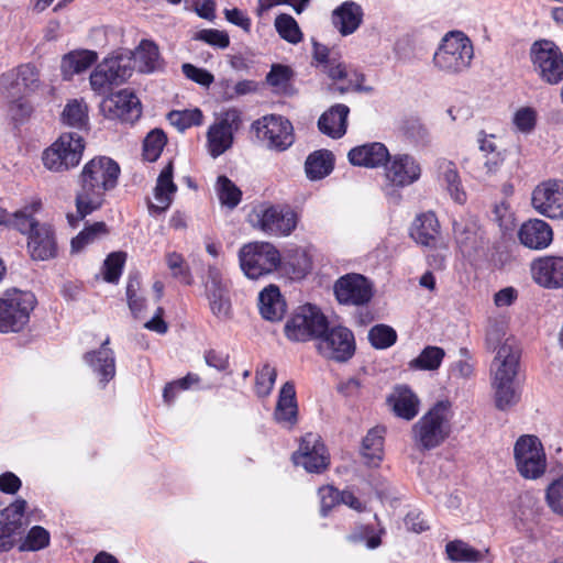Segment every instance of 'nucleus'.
I'll use <instances>...</instances> for the list:
<instances>
[{
  "instance_id": "nucleus-22",
  "label": "nucleus",
  "mask_w": 563,
  "mask_h": 563,
  "mask_svg": "<svg viewBox=\"0 0 563 563\" xmlns=\"http://www.w3.org/2000/svg\"><path fill=\"white\" fill-rule=\"evenodd\" d=\"M455 242L463 255H472L483 247L484 232L478 221L471 216L460 217L453 221Z\"/></svg>"
},
{
  "instance_id": "nucleus-15",
  "label": "nucleus",
  "mask_w": 563,
  "mask_h": 563,
  "mask_svg": "<svg viewBox=\"0 0 563 563\" xmlns=\"http://www.w3.org/2000/svg\"><path fill=\"white\" fill-rule=\"evenodd\" d=\"M317 350L325 358L346 362L355 352L353 332L342 325L329 328L317 340Z\"/></svg>"
},
{
  "instance_id": "nucleus-16",
  "label": "nucleus",
  "mask_w": 563,
  "mask_h": 563,
  "mask_svg": "<svg viewBox=\"0 0 563 563\" xmlns=\"http://www.w3.org/2000/svg\"><path fill=\"white\" fill-rule=\"evenodd\" d=\"M421 173L420 163L407 153L389 155L384 168L386 183L395 188H404L415 184L420 179Z\"/></svg>"
},
{
  "instance_id": "nucleus-48",
  "label": "nucleus",
  "mask_w": 563,
  "mask_h": 563,
  "mask_svg": "<svg viewBox=\"0 0 563 563\" xmlns=\"http://www.w3.org/2000/svg\"><path fill=\"white\" fill-rule=\"evenodd\" d=\"M51 540L49 532L41 527L34 526L26 533L19 545L20 551H38L48 547Z\"/></svg>"
},
{
  "instance_id": "nucleus-53",
  "label": "nucleus",
  "mask_w": 563,
  "mask_h": 563,
  "mask_svg": "<svg viewBox=\"0 0 563 563\" xmlns=\"http://www.w3.org/2000/svg\"><path fill=\"white\" fill-rule=\"evenodd\" d=\"M166 265L172 272L174 278L179 279L186 285L192 283V276L185 258L177 252H169L165 255Z\"/></svg>"
},
{
  "instance_id": "nucleus-50",
  "label": "nucleus",
  "mask_w": 563,
  "mask_h": 563,
  "mask_svg": "<svg viewBox=\"0 0 563 563\" xmlns=\"http://www.w3.org/2000/svg\"><path fill=\"white\" fill-rule=\"evenodd\" d=\"M202 112L198 108L172 111L168 114L170 124L176 126L179 131H185L192 125H200L202 123Z\"/></svg>"
},
{
  "instance_id": "nucleus-4",
  "label": "nucleus",
  "mask_w": 563,
  "mask_h": 563,
  "mask_svg": "<svg viewBox=\"0 0 563 563\" xmlns=\"http://www.w3.org/2000/svg\"><path fill=\"white\" fill-rule=\"evenodd\" d=\"M474 58V46L470 37L461 31L448 32L433 54L434 67L448 75L467 70Z\"/></svg>"
},
{
  "instance_id": "nucleus-30",
  "label": "nucleus",
  "mask_w": 563,
  "mask_h": 563,
  "mask_svg": "<svg viewBox=\"0 0 563 563\" xmlns=\"http://www.w3.org/2000/svg\"><path fill=\"white\" fill-rule=\"evenodd\" d=\"M363 9L354 1H345L332 13V23L343 36L353 34L362 24Z\"/></svg>"
},
{
  "instance_id": "nucleus-23",
  "label": "nucleus",
  "mask_w": 563,
  "mask_h": 563,
  "mask_svg": "<svg viewBox=\"0 0 563 563\" xmlns=\"http://www.w3.org/2000/svg\"><path fill=\"white\" fill-rule=\"evenodd\" d=\"M324 71L333 81H342V85L336 87V90L343 95L349 91H372L371 87H364L362 84L365 80V76L357 69L340 62L331 59L329 65L325 66Z\"/></svg>"
},
{
  "instance_id": "nucleus-33",
  "label": "nucleus",
  "mask_w": 563,
  "mask_h": 563,
  "mask_svg": "<svg viewBox=\"0 0 563 563\" xmlns=\"http://www.w3.org/2000/svg\"><path fill=\"white\" fill-rule=\"evenodd\" d=\"M440 232V224L431 211L417 216L410 228V236L424 246L434 245Z\"/></svg>"
},
{
  "instance_id": "nucleus-45",
  "label": "nucleus",
  "mask_w": 563,
  "mask_h": 563,
  "mask_svg": "<svg viewBox=\"0 0 563 563\" xmlns=\"http://www.w3.org/2000/svg\"><path fill=\"white\" fill-rule=\"evenodd\" d=\"M274 25L279 36L291 44H297L302 40L299 25L290 14L280 13L276 16Z\"/></svg>"
},
{
  "instance_id": "nucleus-59",
  "label": "nucleus",
  "mask_w": 563,
  "mask_h": 563,
  "mask_svg": "<svg viewBox=\"0 0 563 563\" xmlns=\"http://www.w3.org/2000/svg\"><path fill=\"white\" fill-rule=\"evenodd\" d=\"M309 0H257L256 14L265 15L273 8L280 4H288L294 8L296 13L300 14L307 7Z\"/></svg>"
},
{
  "instance_id": "nucleus-39",
  "label": "nucleus",
  "mask_w": 563,
  "mask_h": 563,
  "mask_svg": "<svg viewBox=\"0 0 563 563\" xmlns=\"http://www.w3.org/2000/svg\"><path fill=\"white\" fill-rule=\"evenodd\" d=\"M64 125L85 130L89 124L88 106L84 99H71L65 104L60 114Z\"/></svg>"
},
{
  "instance_id": "nucleus-26",
  "label": "nucleus",
  "mask_w": 563,
  "mask_h": 563,
  "mask_svg": "<svg viewBox=\"0 0 563 563\" xmlns=\"http://www.w3.org/2000/svg\"><path fill=\"white\" fill-rule=\"evenodd\" d=\"M518 238L520 243L528 249L543 250L551 244L553 231L545 221L531 219L520 227Z\"/></svg>"
},
{
  "instance_id": "nucleus-60",
  "label": "nucleus",
  "mask_w": 563,
  "mask_h": 563,
  "mask_svg": "<svg viewBox=\"0 0 563 563\" xmlns=\"http://www.w3.org/2000/svg\"><path fill=\"white\" fill-rule=\"evenodd\" d=\"M347 540L354 543L366 541L368 549H376L380 545V536L374 533V529L371 526H361L356 528L349 537Z\"/></svg>"
},
{
  "instance_id": "nucleus-20",
  "label": "nucleus",
  "mask_w": 563,
  "mask_h": 563,
  "mask_svg": "<svg viewBox=\"0 0 563 563\" xmlns=\"http://www.w3.org/2000/svg\"><path fill=\"white\" fill-rule=\"evenodd\" d=\"M520 360V349L515 339L508 338L497 349L490 365L492 383L516 382Z\"/></svg>"
},
{
  "instance_id": "nucleus-43",
  "label": "nucleus",
  "mask_w": 563,
  "mask_h": 563,
  "mask_svg": "<svg viewBox=\"0 0 563 563\" xmlns=\"http://www.w3.org/2000/svg\"><path fill=\"white\" fill-rule=\"evenodd\" d=\"M445 352L442 347L429 345L421 353L410 361L409 367L420 371H435L440 367Z\"/></svg>"
},
{
  "instance_id": "nucleus-49",
  "label": "nucleus",
  "mask_w": 563,
  "mask_h": 563,
  "mask_svg": "<svg viewBox=\"0 0 563 563\" xmlns=\"http://www.w3.org/2000/svg\"><path fill=\"white\" fill-rule=\"evenodd\" d=\"M544 499L549 509L563 517V475L553 479L545 488Z\"/></svg>"
},
{
  "instance_id": "nucleus-29",
  "label": "nucleus",
  "mask_w": 563,
  "mask_h": 563,
  "mask_svg": "<svg viewBox=\"0 0 563 563\" xmlns=\"http://www.w3.org/2000/svg\"><path fill=\"white\" fill-rule=\"evenodd\" d=\"M274 419L285 428H292L298 420V406L294 384L287 382L280 388Z\"/></svg>"
},
{
  "instance_id": "nucleus-5",
  "label": "nucleus",
  "mask_w": 563,
  "mask_h": 563,
  "mask_svg": "<svg viewBox=\"0 0 563 563\" xmlns=\"http://www.w3.org/2000/svg\"><path fill=\"white\" fill-rule=\"evenodd\" d=\"M241 269L250 279H258L274 273L280 265L279 251L268 242H253L239 251Z\"/></svg>"
},
{
  "instance_id": "nucleus-3",
  "label": "nucleus",
  "mask_w": 563,
  "mask_h": 563,
  "mask_svg": "<svg viewBox=\"0 0 563 563\" xmlns=\"http://www.w3.org/2000/svg\"><path fill=\"white\" fill-rule=\"evenodd\" d=\"M452 418L449 400L435 402L411 428L415 445L421 451L440 446L450 437Z\"/></svg>"
},
{
  "instance_id": "nucleus-11",
  "label": "nucleus",
  "mask_w": 563,
  "mask_h": 563,
  "mask_svg": "<svg viewBox=\"0 0 563 563\" xmlns=\"http://www.w3.org/2000/svg\"><path fill=\"white\" fill-rule=\"evenodd\" d=\"M328 320L321 310L310 303L303 305L295 311L285 324V334L291 341L305 342L318 340L327 330Z\"/></svg>"
},
{
  "instance_id": "nucleus-1",
  "label": "nucleus",
  "mask_w": 563,
  "mask_h": 563,
  "mask_svg": "<svg viewBox=\"0 0 563 563\" xmlns=\"http://www.w3.org/2000/svg\"><path fill=\"white\" fill-rule=\"evenodd\" d=\"M119 175L117 162L106 156L95 157L85 164L76 195L77 218L73 214L67 217L73 227L76 225L74 220L84 219L101 207L106 192L117 186Z\"/></svg>"
},
{
  "instance_id": "nucleus-54",
  "label": "nucleus",
  "mask_w": 563,
  "mask_h": 563,
  "mask_svg": "<svg viewBox=\"0 0 563 563\" xmlns=\"http://www.w3.org/2000/svg\"><path fill=\"white\" fill-rule=\"evenodd\" d=\"M166 144V135L162 130L151 131L143 144V155L148 162H155Z\"/></svg>"
},
{
  "instance_id": "nucleus-51",
  "label": "nucleus",
  "mask_w": 563,
  "mask_h": 563,
  "mask_svg": "<svg viewBox=\"0 0 563 563\" xmlns=\"http://www.w3.org/2000/svg\"><path fill=\"white\" fill-rule=\"evenodd\" d=\"M217 190L222 205L229 208H234L239 205L242 192L227 176L218 177Z\"/></svg>"
},
{
  "instance_id": "nucleus-31",
  "label": "nucleus",
  "mask_w": 563,
  "mask_h": 563,
  "mask_svg": "<svg viewBox=\"0 0 563 563\" xmlns=\"http://www.w3.org/2000/svg\"><path fill=\"white\" fill-rule=\"evenodd\" d=\"M387 401L394 413L405 420H412L419 412L420 400L407 386H396Z\"/></svg>"
},
{
  "instance_id": "nucleus-37",
  "label": "nucleus",
  "mask_w": 563,
  "mask_h": 563,
  "mask_svg": "<svg viewBox=\"0 0 563 563\" xmlns=\"http://www.w3.org/2000/svg\"><path fill=\"white\" fill-rule=\"evenodd\" d=\"M439 175L442 185L445 187L451 198L460 205L464 203L466 201V192L462 187L455 164L451 161H441L439 163Z\"/></svg>"
},
{
  "instance_id": "nucleus-10",
  "label": "nucleus",
  "mask_w": 563,
  "mask_h": 563,
  "mask_svg": "<svg viewBox=\"0 0 563 563\" xmlns=\"http://www.w3.org/2000/svg\"><path fill=\"white\" fill-rule=\"evenodd\" d=\"M132 71L130 55L109 56L91 73L89 78L91 89L99 95L108 93L114 86H119L130 78Z\"/></svg>"
},
{
  "instance_id": "nucleus-47",
  "label": "nucleus",
  "mask_w": 563,
  "mask_h": 563,
  "mask_svg": "<svg viewBox=\"0 0 563 563\" xmlns=\"http://www.w3.org/2000/svg\"><path fill=\"white\" fill-rule=\"evenodd\" d=\"M107 233L108 229L104 222H95L93 224L86 227L71 240V250L74 252H79L86 245L92 243Z\"/></svg>"
},
{
  "instance_id": "nucleus-13",
  "label": "nucleus",
  "mask_w": 563,
  "mask_h": 563,
  "mask_svg": "<svg viewBox=\"0 0 563 563\" xmlns=\"http://www.w3.org/2000/svg\"><path fill=\"white\" fill-rule=\"evenodd\" d=\"M250 222L268 235L286 236L296 229L298 217L290 208L271 206L253 210Z\"/></svg>"
},
{
  "instance_id": "nucleus-55",
  "label": "nucleus",
  "mask_w": 563,
  "mask_h": 563,
  "mask_svg": "<svg viewBox=\"0 0 563 563\" xmlns=\"http://www.w3.org/2000/svg\"><path fill=\"white\" fill-rule=\"evenodd\" d=\"M140 292V279L137 277H130L126 285L128 305L135 318H141L145 309V299Z\"/></svg>"
},
{
  "instance_id": "nucleus-25",
  "label": "nucleus",
  "mask_w": 563,
  "mask_h": 563,
  "mask_svg": "<svg viewBox=\"0 0 563 563\" xmlns=\"http://www.w3.org/2000/svg\"><path fill=\"white\" fill-rule=\"evenodd\" d=\"M109 338L104 340L101 347L97 351L88 352L84 355L85 362L99 378V384L103 388L115 375V358L111 349L107 347Z\"/></svg>"
},
{
  "instance_id": "nucleus-35",
  "label": "nucleus",
  "mask_w": 563,
  "mask_h": 563,
  "mask_svg": "<svg viewBox=\"0 0 563 563\" xmlns=\"http://www.w3.org/2000/svg\"><path fill=\"white\" fill-rule=\"evenodd\" d=\"M98 59L95 51L77 49L64 55L60 70L64 79H70L74 75L84 73Z\"/></svg>"
},
{
  "instance_id": "nucleus-34",
  "label": "nucleus",
  "mask_w": 563,
  "mask_h": 563,
  "mask_svg": "<svg viewBox=\"0 0 563 563\" xmlns=\"http://www.w3.org/2000/svg\"><path fill=\"white\" fill-rule=\"evenodd\" d=\"M258 309L266 320L278 321L283 318L286 305L277 286L269 285L260 292Z\"/></svg>"
},
{
  "instance_id": "nucleus-9",
  "label": "nucleus",
  "mask_w": 563,
  "mask_h": 563,
  "mask_svg": "<svg viewBox=\"0 0 563 563\" xmlns=\"http://www.w3.org/2000/svg\"><path fill=\"white\" fill-rule=\"evenodd\" d=\"M530 60L539 78L555 85L563 80V53L551 40H538L530 47Z\"/></svg>"
},
{
  "instance_id": "nucleus-36",
  "label": "nucleus",
  "mask_w": 563,
  "mask_h": 563,
  "mask_svg": "<svg viewBox=\"0 0 563 563\" xmlns=\"http://www.w3.org/2000/svg\"><path fill=\"white\" fill-rule=\"evenodd\" d=\"M125 55L134 59V66L141 73H152L159 67L158 46L150 40H142L133 53L129 51Z\"/></svg>"
},
{
  "instance_id": "nucleus-63",
  "label": "nucleus",
  "mask_w": 563,
  "mask_h": 563,
  "mask_svg": "<svg viewBox=\"0 0 563 563\" xmlns=\"http://www.w3.org/2000/svg\"><path fill=\"white\" fill-rule=\"evenodd\" d=\"M181 69H183L184 75L188 79H190L203 87H209L214 80V77L211 73H209L208 70H206L203 68H198V67L194 66L192 64L186 63L181 66Z\"/></svg>"
},
{
  "instance_id": "nucleus-24",
  "label": "nucleus",
  "mask_w": 563,
  "mask_h": 563,
  "mask_svg": "<svg viewBox=\"0 0 563 563\" xmlns=\"http://www.w3.org/2000/svg\"><path fill=\"white\" fill-rule=\"evenodd\" d=\"M533 280L549 289L563 287V257L545 256L534 261L531 265Z\"/></svg>"
},
{
  "instance_id": "nucleus-44",
  "label": "nucleus",
  "mask_w": 563,
  "mask_h": 563,
  "mask_svg": "<svg viewBox=\"0 0 563 563\" xmlns=\"http://www.w3.org/2000/svg\"><path fill=\"white\" fill-rule=\"evenodd\" d=\"M206 296L213 316L220 320L232 318V306L228 288L206 291Z\"/></svg>"
},
{
  "instance_id": "nucleus-8",
  "label": "nucleus",
  "mask_w": 563,
  "mask_h": 563,
  "mask_svg": "<svg viewBox=\"0 0 563 563\" xmlns=\"http://www.w3.org/2000/svg\"><path fill=\"white\" fill-rule=\"evenodd\" d=\"M514 459L518 473L525 479H538L547 471V454L537 435H520L514 445Z\"/></svg>"
},
{
  "instance_id": "nucleus-2",
  "label": "nucleus",
  "mask_w": 563,
  "mask_h": 563,
  "mask_svg": "<svg viewBox=\"0 0 563 563\" xmlns=\"http://www.w3.org/2000/svg\"><path fill=\"white\" fill-rule=\"evenodd\" d=\"M41 202L34 201L13 213V228L27 236V252L34 261H48L57 255L55 232L49 224L40 223L34 213Z\"/></svg>"
},
{
  "instance_id": "nucleus-19",
  "label": "nucleus",
  "mask_w": 563,
  "mask_h": 563,
  "mask_svg": "<svg viewBox=\"0 0 563 563\" xmlns=\"http://www.w3.org/2000/svg\"><path fill=\"white\" fill-rule=\"evenodd\" d=\"M534 210L550 219H563V181L548 180L538 185L531 197Z\"/></svg>"
},
{
  "instance_id": "nucleus-17",
  "label": "nucleus",
  "mask_w": 563,
  "mask_h": 563,
  "mask_svg": "<svg viewBox=\"0 0 563 563\" xmlns=\"http://www.w3.org/2000/svg\"><path fill=\"white\" fill-rule=\"evenodd\" d=\"M292 461L309 473H321L328 468L330 457L321 437L309 432L301 438L298 451L292 454Z\"/></svg>"
},
{
  "instance_id": "nucleus-62",
  "label": "nucleus",
  "mask_w": 563,
  "mask_h": 563,
  "mask_svg": "<svg viewBox=\"0 0 563 563\" xmlns=\"http://www.w3.org/2000/svg\"><path fill=\"white\" fill-rule=\"evenodd\" d=\"M195 38L220 48H225L230 44L229 35L223 31L214 29L201 30L196 34Z\"/></svg>"
},
{
  "instance_id": "nucleus-58",
  "label": "nucleus",
  "mask_w": 563,
  "mask_h": 563,
  "mask_svg": "<svg viewBox=\"0 0 563 563\" xmlns=\"http://www.w3.org/2000/svg\"><path fill=\"white\" fill-rule=\"evenodd\" d=\"M125 262V253L114 252L111 253L104 261V279L108 283H117L122 274V268Z\"/></svg>"
},
{
  "instance_id": "nucleus-61",
  "label": "nucleus",
  "mask_w": 563,
  "mask_h": 563,
  "mask_svg": "<svg viewBox=\"0 0 563 563\" xmlns=\"http://www.w3.org/2000/svg\"><path fill=\"white\" fill-rule=\"evenodd\" d=\"M291 77V70L284 65H273L271 71L266 76V81L269 86L277 90L286 88Z\"/></svg>"
},
{
  "instance_id": "nucleus-42",
  "label": "nucleus",
  "mask_w": 563,
  "mask_h": 563,
  "mask_svg": "<svg viewBox=\"0 0 563 563\" xmlns=\"http://www.w3.org/2000/svg\"><path fill=\"white\" fill-rule=\"evenodd\" d=\"M445 552L451 561L477 563L482 561L485 553L474 549L461 540H454L446 544Z\"/></svg>"
},
{
  "instance_id": "nucleus-57",
  "label": "nucleus",
  "mask_w": 563,
  "mask_h": 563,
  "mask_svg": "<svg viewBox=\"0 0 563 563\" xmlns=\"http://www.w3.org/2000/svg\"><path fill=\"white\" fill-rule=\"evenodd\" d=\"M512 123L521 133H530L537 123V111L531 107L519 108L514 117Z\"/></svg>"
},
{
  "instance_id": "nucleus-52",
  "label": "nucleus",
  "mask_w": 563,
  "mask_h": 563,
  "mask_svg": "<svg viewBox=\"0 0 563 563\" xmlns=\"http://www.w3.org/2000/svg\"><path fill=\"white\" fill-rule=\"evenodd\" d=\"M368 340L375 349L384 350L395 344L397 333L389 325L377 324L368 331Z\"/></svg>"
},
{
  "instance_id": "nucleus-46",
  "label": "nucleus",
  "mask_w": 563,
  "mask_h": 563,
  "mask_svg": "<svg viewBox=\"0 0 563 563\" xmlns=\"http://www.w3.org/2000/svg\"><path fill=\"white\" fill-rule=\"evenodd\" d=\"M27 507L26 500L19 498L1 511L2 525L19 532L22 528L23 516Z\"/></svg>"
},
{
  "instance_id": "nucleus-6",
  "label": "nucleus",
  "mask_w": 563,
  "mask_h": 563,
  "mask_svg": "<svg viewBox=\"0 0 563 563\" xmlns=\"http://www.w3.org/2000/svg\"><path fill=\"white\" fill-rule=\"evenodd\" d=\"M85 150L84 139L78 133H63L51 146L44 150L42 162L54 173H64L81 161Z\"/></svg>"
},
{
  "instance_id": "nucleus-28",
  "label": "nucleus",
  "mask_w": 563,
  "mask_h": 563,
  "mask_svg": "<svg viewBox=\"0 0 563 563\" xmlns=\"http://www.w3.org/2000/svg\"><path fill=\"white\" fill-rule=\"evenodd\" d=\"M177 191V186L173 181V163L169 162L158 175L154 189V198L156 203H150L148 210L151 214H159L165 212L173 202V197Z\"/></svg>"
},
{
  "instance_id": "nucleus-64",
  "label": "nucleus",
  "mask_w": 563,
  "mask_h": 563,
  "mask_svg": "<svg viewBox=\"0 0 563 563\" xmlns=\"http://www.w3.org/2000/svg\"><path fill=\"white\" fill-rule=\"evenodd\" d=\"M484 158L485 161L483 163V167L474 172V177L476 178L495 175L499 170L505 159L503 152L485 155Z\"/></svg>"
},
{
  "instance_id": "nucleus-40",
  "label": "nucleus",
  "mask_w": 563,
  "mask_h": 563,
  "mask_svg": "<svg viewBox=\"0 0 563 563\" xmlns=\"http://www.w3.org/2000/svg\"><path fill=\"white\" fill-rule=\"evenodd\" d=\"M333 169L331 152L321 150L310 154L305 164V170L309 179L318 180L328 176Z\"/></svg>"
},
{
  "instance_id": "nucleus-27",
  "label": "nucleus",
  "mask_w": 563,
  "mask_h": 563,
  "mask_svg": "<svg viewBox=\"0 0 563 563\" xmlns=\"http://www.w3.org/2000/svg\"><path fill=\"white\" fill-rule=\"evenodd\" d=\"M389 155L388 148L383 143L373 142L352 148L347 157L352 165L376 168L385 167Z\"/></svg>"
},
{
  "instance_id": "nucleus-12",
  "label": "nucleus",
  "mask_w": 563,
  "mask_h": 563,
  "mask_svg": "<svg viewBox=\"0 0 563 563\" xmlns=\"http://www.w3.org/2000/svg\"><path fill=\"white\" fill-rule=\"evenodd\" d=\"M241 122V113L236 109H228L217 115L207 131V147L213 158L232 147L234 133L240 129Z\"/></svg>"
},
{
  "instance_id": "nucleus-14",
  "label": "nucleus",
  "mask_w": 563,
  "mask_h": 563,
  "mask_svg": "<svg viewBox=\"0 0 563 563\" xmlns=\"http://www.w3.org/2000/svg\"><path fill=\"white\" fill-rule=\"evenodd\" d=\"M252 128L269 150L286 151L295 141L292 124L282 115H265L256 120Z\"/></svg>"
},
{
  "instance_id": "nucleus-18",
  "label": "nucleus",
  "mask_w": 563,
  "mask_h": 563,
  "mask_svg": "<svg viewBox=\"0 0 563 563\" xmlns=\"http://www.w3.org/2000/svg\"><path fill=\"white\" fill-rule=\"evenodd\" d=\"M338 301L347 306H364L373 297V284L361 274H346L334 284Z\"/></svg>"
},
{
  "instance_id": "nucleus-41",
  "label": "nucleus",
  "mask_w": 563,
  "mask_h": 563,
  "mask_svg": "<svg viewBox=\"0 0 563 563\" xmlns=\"http://www.w3.org/2000/svg\"><path fill=\"white\" fill-rule=\"evenodd\" d=\"M384 434L385 428L375 427L367 432L363 440V455L372 466H377L383 460Z\"/></svg>"
},
{
  "instance_id": "nucleus-38",
  "label": "nucleus",
  "mask_w": 563,
  "mask_h": 563,
  "mask_svg": "<svg viewBox=\"0 0 563 563\" xmlns=\"http://www.w3.org/2000/svg\"><path fill=\"white\" fill-rule=\"evenodd\" d=\"M495 407L507 411L517 406L521 399V388L516 382L492 383Z\"/></svg>"
},
{
  "instance_id": "nucleus-7",
  "label": "nucleus",
  "mask_w": 563,
  "mask_h": 563,
  "mask_svg": "<svg viewBox=\"0 0 563 563\" xmlns=\"http://www.w3.org/2000/svg\"><path fill=\"white\" fill-rule=\"evenodd\" d=\"M36 305L35 296L19 289L7 290L0 298V332H18L29 322Z\"/></svg>"
},
{
  "instance_id": "nucleus-21",
  "label": "nucleus",
  "mask_w": 563,
  "mask_h": 563,
  "mask_svg": "<svg viewBox=\"0 0 563 563\" xmlns=\"http://www.w3.org/2000/svg\"><path fill=\"white\" fill-rule=\"evenodd\" d=\"M100 110L103 115L111 120L122 122H134L141 117V103L139 98L126 89L113 93L102 100Z\"/></svg>"
},
{
  "instance_id": "nucleus-32",
  "label": "nucleus",
  "mask_w": 563,
  "mask_h": 563,
  "mask_svg": "<svg viewBox=\"0 0 563 563\" xmlns=\"http://www.w3.org/2000/svg\"><path fill=\"white\" fill-rule=\"evenodd\" d=\"M350 113V109L347 106L338 103L332 106L328 111H325L318 120L319 130L332 137L340 139L346 132L347 125V115Z\"/></svg>"
},
{
  "instance_id": "nucleus-56",
  "label": "nucleus",
  "mask_w": 563,
  "mask_h": 563,
  "mask_svg": "<svg viewBox=\"0 0 563 563\" xmlns=\"http://www.w3.org/2000/svg\"><path fill=\"white\" fill-rule=\"evenodd\" d=\"M276 369L269 364H265L256 372L255 389L260 397L268 396L276 380Z\"/></svg>"
}]
</instances>
